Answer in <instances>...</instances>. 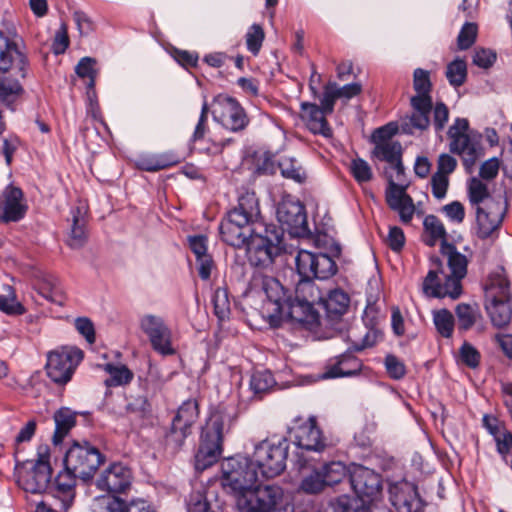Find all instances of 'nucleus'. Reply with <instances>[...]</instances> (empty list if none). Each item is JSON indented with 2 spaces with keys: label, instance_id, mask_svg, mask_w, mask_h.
<instances>
[{
  "label": "nucleus",
  "instance_id": "f257e3e1",
  "mask_svg": "<svg viewBox=\"0 0 512 512\" xmlns=\"http://www.w3.org/2000/svg\"><path fill=\"white\" fill-rule=\"evenodd\" d=\"M222 240L236 248L245 247L251 265L266 267L279 254L283 233L274 224H266L261 216L259 200L254 192L245 191L237 204L222 219Z\"/></svg>",
  "mask_w": 512,
  "mask_h": 512
},
{
  "label": "nucleus",
  "instance_id": "f03ea898",
  "mask_svg": "<svg viewBox=\"0 0 512 512\" xmlns=\"http://www.w3.org/2000/svg\"><path fill=\"white\" fill-rule=\"evenodd\" d=\"M424 242L435 246L441 241L440 252L446 266L439 257L430 258V269L422 284L423 293L428 297L458 299L462 295V280L467 275L468 259L446 240L443 223L434 215H427L423 222Z\"/></svg>",
  "mask_w": 512,
  "mask_h": 512
},
{
  "label": "nucleus",
  "instance_id": "7ed1b4c3",
  "mask_svg": "<svg viewBox=\"0 0 512 512\" xmlns=\"http://www.w3.org/2000/svg\"><path fill=\"white\" fill-rule=\"evenodd\" d=\"M27 67L26 56L0 31V105L12 108L24 93L19 79L26 77Z\"/></svg>",
  "mask_w": 512,
  "mask_h": 512
},
{
  "label": "nucleus",
  "instance_id": "20e7f679",
  "mask_svg": "<svg viewBox=\"0 0 512 512\" xmlns=\"http://www.w3.org/2000/svg\"><path fill=\"white\" fill-rule=\"evenodd\" d=\"M485 309L495 327L507 326L512 318V294L505 270L498 268L485 283Z\"/></svg>",
  "mask_w": 512,
  "mask_h": 512
},
{
  "label": "nucleus",
  "instance_id": "39448f33",
  "mask_svg": "<svg viewBox=\"0 0 512 512\" xmlns=\"http://www.w3.org/2000/svg\"><path fill=\"white\" fill-rule=\"evenodd\" d=\"M326 290L311 278L301 277L295 287L294 299L288 305L286 318L288 323L313 326L318 323L319 315L315 305H321Z\"/></svg>",
  "mask_w": 512,
  "mask_h": 512
},
{
  "label": "nucleus",
  "instance_id": "423d86ee",
  "mask_svg": "<svg viewBox=\"0 0 512 512\" xmlns=\"http://www.w3.org/2000/svg\"><path fill=\"white\" fill-rule=\"evenodd\" d=\"M48 446H39L37 458L20 462L16 459L15 478L24 491L40 494L48 490L52 478Z\"/></svg>",
  "mask_w": 512,
  "mask_h": 512
},
{
  "label": "nucleus",
  "instance_id": "0eeeda50",
  "mask_svg": "<svg viewBox=\"0 0 512 512\" xmlns=\"http://www.w3.org/2000/svg\"><path fill=\"white\" fill-rule=\"evenodd\" d=\"M224 415L213 412L202 429L200 443L195 454L194 466L199 472L214 465L222 456L224 439Z\"/></svg>",
  "mask_w": 512,
  "mask_h": 512
},
{
  "label": "nucleus",
  "instance_id": "6e6552de",
  "mask_svg": "<svg viewBox=\"0 0 512 512\" xmlns=\"http://www.w3.org/2000/svg\"><path fill=\"white\" fill-rule=\"evenodd\" d=\"M258 480V472L251 459L246 457H230L221 463L220 482L224 491L232 495L235 502L245 492H249Z\"/></svg>",
  "mask_w": 512,
  "mask_h": 512
},
{
  "label": "nucleus",
  "instance_id": "1a4fd4ad",
  "mask_svg": "<svg viewBox=\"0 0 512 512\" xmlns=\"http://www.w3.org/2000/svg\"><path fill=\"white\" fill-rule=\"evenodd\" d=\"M288 450L285 438L277 441L265 439L255 445L251 461L264 478H273L285 470Z\"/></svg>",
  "mask_w": 512,
  "mask_h": 512
},
{
  "label": "nucleus",
  "instance_id": "9d476101",
  "mask_svg": "<svg viewBox=\"0 0 512 512\" xmlns=\"http://www.w3.org/2000/svg\"><path fill=\"white\" fill-rule=\"evenodd\" d=\"M104 461V455L95 446L86 441L74 442L65 454L64 466L78 478L88 481Z\"/></svg>",
  "mask_w": 512,
  "mask_h": 512
},
{
  "label": "nucleus",
  "instance_id": "9b49d317",
  "mask_svg": "<svg viewBox=\"0 0 512 512\" xmlns=\"http://www.w3.org/2000/svg\"><path fill=\"white\" fill-rule=\"evenodd\" d=\"M84 358V352L76 346H62L47 354L45 371L48 378L58 385H66Z\"/></svg>",
  "mask_w": 512,
  "mask_h": 512
},
{
  "label": "nucleus",
  "instance_id": "f8f14e48",
  "mask_svg": "<svg viewBox=\"0 0 512 512\" xmlns=\"http://www.w3.org/2000/svg\"><path fill=\"white\" fill-rule=\"evenodd\" d=\"M254 287H260L266 295V310L269 312L271 323L275 326L282 322H287L286 312L288 305L291 303V296L286 295V291L282 284L274 277L258 274L252 280Z\"/></svg>",
  "mask_w": 512,
  "mask_h": 512
},
{
  "label": "nucleus",
  "instance_id": "ddd939ff",
  "mask_svg": "<svg viewBox=\"0 0 512 512\" xmlns=\"http://www.w3.org/2000/svg\"><path fill=\"white\" fill-rule=\"evenodd\" d=\"M390 167L395 170V179L399 183L395 182L392 175L388 176L389 185L386 190V202L392 210L398 212L400 220L407 224L413 218L415 206L411 196L406 193L408 185L403 184L404 166L402 158L391 164Z\"/></svg>",
  "mask_w": 512,
  "mask_h": 512
},
{
  "label": "nucleus",
  "instance_id": "4468645a",
  "mask_svg": "<svg viewBox=\"0 0 512 512\" xmlns=\"http://www.w3.org/2000/svg\"><path fill=\"white\" fill-rule=\"evenodd\" d=\"M469 122L465 118H457L448 130L451 139L450 150L459 154L466 167L475 164L481 155L482 147L478 138L468 133Z\"/></svg>",
  "mask_w": 512,
  "mask_h": 512
},
{
  "label": "nucleus",
  "instance_id": "2eb2a0df",
  "mask_svg": "<svg viewBox=\"0 0 512 512\" xmlns=\"http://www.w3.org/2000/svg\"><path fill=\"white\" fill-rule=\"evenodd\" d=\"M282 496L283 491L279 486L255 484L238 499L236 507L240 512H280L277 505Z\"/></svg>",
  "mask_w": 512,
  "mask_h": 512
},
{
  "label": "nucleus",
  "instance_id": "dca6fc26",
  "mask_svg": "<svg viewBox=\"0 0 512 512\" xmlns=\"http://www.w3.org/2000/svg\"><path fill=\"white\" fill-rule=\"evenodd\" d=\"M198 415L199 410L196 400H187L178 408L172 420L171 429L166 436L168 447H171L173 451L181 449Z\"/></svg>",
  "mask_w": 512,
  "mask_h": 512
},
{
  "label": "nucleus",
  "instance_id": "f3484780",
  "mask_svg": "<svg viewBox=\"0 0 512 512\" xmlns=\"http://www.w3.org/2000/svg\"><path fill=\"white\" fill-rule=\"evenodd\" d=\"M295 262L300 277L325 280L337 272L335 261L324 253L300 250L295 258Z\"/></svg>",
  "mask_w": 512,
  "mask_h": 512
},
{
  "label": "nucleus",
  "instance_id": "a211bd4d",
  "mask_svg": "<svg viewBox=\"0 0 512 512\" xmlns=\"http://www.w3.org/2000/svg\"><path fill=\"white\" fill-rule=\"evenodd\" d=\"M212 114L215 121L232 132L242 131L249 123V119L239 102L225 95H218L214 99Z\"/></svg>",
  "mask_w": 512,
  "mask_h": 512
},
{
  "label": "nucleus",
  "instance_id": "6ab92c4d",
  "mask_svg": "<svg viewBox=\"0 0 512 512\" xmlns=\"http://www.w3.org/2000/svg\"><path fill=\"white\" fill-rule=\"evenodd\" d=\"M132 480L131 469L121 462H114L100 472L95 485L100 491L115 495L126 493Z\"/></svg>",
  "mask_w": 512,
  "mask_h": 512
},
{
  "label": "nucleus",
  "instance_id": "aec40b11",
  "mask_svg": "<svg viewBox=\"0 0 512 512\" xmlns=\"http://www.w3.org/2000/svg\"><path fill=\"white\" fill-rule=\"evenodd\" d=\"M277 219L291 235L303 236L308 231L307 215L304 205L291 198L283 199L277 207Z\"/></svg>",
  "mask_w": 512,
  "mask_h": 512
},
{
  "label": "nucleus",
  "instance_id": "412c9836",
  "mask_svg": "<svg viewBox=\"0 0 512 512\" xmlns=\"http://www.w3.org/2000/svg\"><path fill=\"white\" fill-rule=\"evenodd\" d=\"M290 433L294 438V443L303 451L321 453L329 445L313 416L291 428Z\"/></svg>",
  "mask_w": 512,
  "mask_h": 512
},
{
  "label": "nucleus",
  "instance_id": "4be33fe9",
  "mask_svg": "<svg viewBox=\"0 0 512 512\" xmlns=\"http://www.w3.org/2000/svg\"><path fill=\"white\" fill-rule=\"evenodd\" d=\"M475 209L477 235L482 239L488 238L500 228L506 212V203L501 199L488 200Z\"/></svg>",
  "mask_w": 512,
  "mask_h": 512
},
{
  "label": "nucleus",
  "instance_id": "5701e85b",
  "mask_svg": "<svg viewBox=\"0 0 512 512\" xmlns=\"http://www.w3.org/2000/svg\"><path fill=\"white\" fill-rule=\"evenodd\" d=\"M349 480L352 489L359 498L373 500L381 492V476L374 470L362 465H353L349 469Z\"/></svg>",
  "mask_w": 512,
  "mask_h": 512
},
{
  "label": "nucleus",
  "instance_id": "b1692460",
  "mask_svg": "<svg viewBox=\"0 0 512 512\" xmlns=\"http://www.w3.org/2000/svg\"><path fill=\"white\" fill-rule=\"evenodd\" d=\"M390 501L398 512H423L424 504L417 487L408 481L393 483L389 487Z\"/></svg>",
  "mask_w": 512,
  "mask_h": 512
},
{
  "label": "nucleus",
  "instance_id": "393cba45",
  "mask_svg": "<svg viewBox=\"0 0 512 512\" xmlns=\"http://www.w3.org/2000/svg\"><path fill=\"white\" fill-rule=\"evenodd\" d=\"M0 220L3 222H17L27 211L22 190L16 186L8 185L2 192L0 200Z\"/></svg>",
  "mask_w": 512,
  "mask_h": 512
},
{
  "label": "nucleus",
  "instance_id": "a878e982",
  "mask_svg": "<svg viewBox=\"0 0 512 512\" xmlns=\"http://www.w3.org/2000/svg\"><path fill=\"white\" fill-rule=\"evenodd\" d=\"M300 107V118L311 133L324 138H332L333 130L326 119L329 114L315 103L302 102Z\"/></svg>",
  "mask_w": 512,
  "mask_h": 512
},
{
  "label": "nucleus",
  "instance_id": "bb28decb",
  "mask_svg": "<svg viewBox=\"0 0 512 512\" xmlns=\"http://www.w3.org/2000/svg\"><path fill=\"white\" fill-rule=\"evenodd\" d=\"M189 247L196 258L197 270L202 280H208L215 266L212 256L207 252L208 239L204 235L188 237Z\"/></svg>",
  "mask_w": 512,
  "mask_h": 512
},
{
  "label": "nucleus",
  "instance_id": "cd10ccee",
  "mask_svg": "<svg viewBox=\"0 0 512 512\" xmlns=\"http://www.w3.org/2000/svg\"><path fill=\"white\" fill-rule=\"evenodd\" d=\"M76 478L78 476L65 469L57 475L54 484H50L48 488L50 493L61 501L64 509H68L74 499Z\"/></svg>",
  "mask_w": 512,
  "mask_h": 512
},
{
  "label": "nucleus",
  "instance_id": "c85d7f7f",
  "mask_svg": "<svg viewBox=\"0 0 512 512\" xmlns=\"http://www.w3.org/2000/svg\"><path fill=\"white\" fill-rule=\"evenodd\" d=\"M180 163V158L172 152H164L159 154L141 155L135 161L138 169L148 172H156L167 169Z\"/></svg>",
  "mask_w": 512,
  "mask_h": 512
},
{
  "label": "nucleus",
  "instance_id": "c756f323",
  "mask_svg": "<svg viewBox=\"0 0 512 512\" xmlns=\"http://www.w3.org/2000/svg\"><path fill=\"white\" fill-rule=\"evenodd\" d=\"M361 370L360 360L352 354L341 355L337 362L327 367L322 375L324 379L347 377L357 374Z\"/></svg>",
  "mask_w": 512,
  "mask_h": 512
},
{
  "label": "nucleus",
  "instance_id": "7c9ffc66",
  "mask_svg": "<svg viewBox=\"0 0 512 512\" xmlns=\"http://www.w3.org/2000/svg\"><path fill=\"white\" fill-rule=\"evenodd\" d=\"M77 412L68 407L59 408L53 415L55 422V432L53 443L59 444L68 435L70 430L76 425Z\"/></svg>",
  "mask_w": 512,
  "mask_h": 512
},
{
  "label": "nucleus",
  "instance_id": "2f4dec72",
  "mask_svg": "<svg viewBox=\"0 0 512 512\" xmlns=\"http://www.w3.org/2000/svg\"><path fill=\"white\" fill-rule=\"evenodd\" d=\"M349 296L342 290L330 291L329 294L324 295L322 306L327 315L331 318H336L343 315L349 306Z\"/></svg>",
  "mask_w": 512,
  "mask_h": 512
},
{
  "label": "nucleus",
  "instance_id": "473e14b6",
  "mask_svg": "<svg viewBox=\"0 0 512 512\" xmlns=\"http://www.w3.org/2000/svg\"><path fill=\"white\" fill-rule=\"evenodd\" d=\"M73 223L67 244L73 249H79L87 241L86 220L79 207L72 210Z\"/></svg>",
  "mask_w": 512,
  "mask_h": 512
},
{
  "label": "nucleus",
  "instance_id": "72a5a7b5",
  "mask_svg": "<svg viewBox=\"0 0 512 512\" xmlns=\"http://www.w3.org/2000/svg\"><path fill=\"white\" fill-rule=\"evenodd\" d=\"M455 314L458 321V329L463 331L471 329L482 318L477 305L466 303L458 304L455 308Z\"/></svg>",
  "mask_w": 512,
  "mask_h": 512
},
{
  "label": "nucleus",
  "instance_id": "f704fd0d",
  "mask_svg": "<svg viewBox=\"0 0 512 512\" xmlns=\"http://www.w3.org/2000/svg\"><path fill=\"white\" fill-rule=\"evenodd\" d=\"M372 151L374 157L380 161H385L389 165L402 158V146L398 141H380L374 143Z\"/></svg>",
  "mask_w": 512,
  "mask_h": 512
},
{
  "label": "nucleus",
  "instance_id": "c9c22d12",
  "mask_svg": "<svg viewBox=\"0 0 512 512\" xmlns=\"http://www.w3.org/2000/svg\"><path fill=\"white\" fill-rule=\"evenodd\" d=\"M104 370L109 374V378L105 380V385L107 387L127 385L134 377L133 372L125 365H114L108 363L104 366Z\"/></svg>",
  "mask_w": 512,
  "mask_h": 512
},
{
  "label": "nucleus",
  "instance_id": "e433bc0d",
  "mask_svg": "<svg viewBox=\"0 0 512 512\" xmlns=\"http://www.w3.org/2000/svg\"><path fill=\"white\" fill-rule=\"evenodd\" d=\"M319 471L323 480H325V484L328 486L340 483L347 475H349V470L346 465L340 461L326 463Z\"/></svg>",
  "mask_w": 512,
  "mask_h": 512
},
{
  "label": "nucleus",
  "instance_id": "4c0bfd02",
  "mask_svg": "<svg viewBox=\"0 0 512 512\" xmlns=\"http://www.w3.org/2000/svg\"><path fill=\"white\" fill-rule=\"evenodd\" d=\"M279 168L283 177L297 183H303L307 178L306 171L295 158L282 157L279 161Z\"/></svg>",
  "mask_w": 512,
  "mask_h": 512
},
{
  "label": "nucleus",
  "instance_id": "58836bf2",
  "mask_svg": "<svg viewBox=\"0 0 512 512\" xmlns=\"http://www.w3.org/2000/svg\"><path fill=\"white\" fill-rule=\"evenodd\" d=\"M468 196L471 204L476 208L488 200H495L489 194L488 187L479 178L473 177L468 184Z\"/></svg>",
  "mask_w": 512,
  "mask_h": 512
},
{
  "label": "nucleus",
  "instance_id": "ea45409f",
  "mask_svg": "<svg viewBox=\"0 0 512 512\" xmlns=\"http://www.w3.org/2000/svg\"><path fill=\"white\" fill-rule=\"evenodd\" d=\"M445 76L453 87L462 86L467 78V65L463 59L456 58L446 67Z\"/></svg>",
  "mask_w": 512,
  "mask_h": 512
},
{
  "label": "nucleus",
  "instance_id": "a19ab883",
  "mask_svg": "<svg viewBox=\"0 0 512 512\" xmlns=\"http://www.w3.org/2000/svg\"><path fill=\"white\" fill-rule=\"evenodd\" d=\"M433 322L438 333L445 338H450L454 331V316L447 309H441L433 313Z\"/></svg>",
  "mask_w": 512,
  "mask_h": 512
},
{
  "label": "nucleus",
  "instance_id": "79ce46f5",
  "mask_svg": "<svg viewBox=\"0 0 512 512\" xmlns=\"http://www.w3.org/2000/svg\"><path fill=\"white\" fill-rule=\"evenodd\" d=\"M141 331L148 337H153L164 330L169 329L164 319L154 314H145L139 320Z\"/></svg>",
  "mask_w": 512,
  "mask_h": 512
},
{
  "label": "nucleus",
  "instance_id": "37998d69",
  "mask_svg": "<svg viewBox=\"0 0 512 512\" xmlns=\"http://www.w3.org/2000/svg\"><path fill=\"white\" fill-rule=\"evenodd\" d=\"M276 381L269 371H258L252 374L250 387L254 394L261 396L274 387Z\"/></svg>",
  "mask_w": 512,
  "mask_h": 512
},
{
  "label": "nucleus",
  "instance_id": "c03bdc74",
  "mask_svg": "<svg viewBox=\"0 0 512 512\" xmlns=\"http://www.w3.org/2000/svg\"><path fill=\"white\" fill-rule=\"evenodd\" d=\"M150 344L157 353L168 356L176 353L172 346V333L170 328L149 338Z\"/></svg>",
  "mask_w": 512,
  "mask_h": 512
},
{
  "label": "nucleus",
  "instance_id": "a18cd8bd",
  "mask_svg": "<svg viewBox=\"0 0 512 512\" xmlns=\"http://www.w3.org/2000/svg\"><path fill=\"white\" fill-rule=\"evenodd\" d=\"M7 292V294H0V310L11 316L24 314L26 309L17 301L15 292L11 286H7Z\"/></svg>",
  "mask_w": 512,
  "mask_h": 512
},
{
  "label": "nucleus",
  "instance_id": "49530a36",
  "mask_svg": "<svg viewBox=\"0 0 512 512\" xmlns=\"http://www.w3.org/2000/svg\"><path fill=\"white\" fill-rule=\"evenodd\" d=\"M92 512H131V504L127 506L126 502L118 497L101 499L94 504Z\"/></svg>",
  "mask_w": 512,
  "mask_h": 512
},
{
  "label": "nucleus",
  "instance_id": "de8ad7c7",
  "mask_svg": "<svg viewBox=\"0 0 512 512\" xmlns=\"http://www.w3.org/2000/svg\"><path fill=\"white\" fill-rule=\"evenodd\" d=\"M478 27L475 23L466 22L457 37V46L460 50L469 49L476 41Z\"/></svg>",
  "mask_w": 512,
  "mask_h": 512
},
{
  "label": "nucleus",
  "instance_id": "09e8293b",
  "mask_svg": "<svg viewBox=\"0 0 512 512\" xmlns=\"http://www.w3.org/2000/svg\"><path fill=\"white\" fill-rule=\"evenodd\" d=\"M214 311L220 320H225L230 314V302L225 289L218 288L213 296Z\"/></svg>",
  "mask_w": 512,
  "mask_h": 512
},
{
  "label": "nucleus",
  "instance_id": "8fccbe9b",
  "mask_svg": "<svg viewBox=\"0 0 512 512\" xmlns=\"http://www.w3.org/2000/svg\"><path fill=\"white\" fill-rule=\"evenodd\" d=\"M325 486V480L320 471L315 470L302 480L300 489L307 494H316L321 492Z\"/></svg>",
  "mask_w": 512,
  "mask_h": 512
},
{
  "label": "nucleus",
  "instance_id": "3c124183",
  "mask_svg": "<svg viewBox=\"0 0 512 512\" xmlns=\"http://www.w3.org/2000/svg\"><path fill=\"white\" fill-rule=\"evenodd\" d=\"M357 328H353L349 332V339L352 342V347L356 351L363 350L367 347H371L376 343L377 339V332L374 330H367V328H364L365 334L362 338L358 337L356 335Z\"/></svg>",
  "mask_w": 512,
  "mask_h": 512
},
{
  "label": "nucleus",
  "instance_id": "603ef678",
  "mask_svg": "<svg viewBox=\"0 0 512 512\" xmlns=\"http://www.w3.org/2000/svg\"><path fill=\"white\" fill-rule=\"evenodd\" d=\"M264 40V31L260 25L254 24L250 27L246 34L247 49L253 54L257 55L261 49Z\"/></svg>",
  "mask_w": 512,
  "mask_h": 512
},
{
  "label": "nucleus",
  "instance_id": "864d4df0",
  "mask_svg": "<svg viewBox=\"0 0 512 512\" xmlns=\"http://www.w3.org/2000/svg\"><path fill=\"white\" fill-rule=\"evenodd\" d=\"M95 60L90 57L82 58L75 68L76 74L80 78H88V87L93 88L95 85L96 71L94 69Z\"/></svg>",
  "mask_w": 512,
  "mask_h": 512
},
{
  "label": "nucleus",
  "instance_id": "5fc2aeb1",
  "mask_svg": "<svg viewBox=\"0 0 512 512\" xmlns=\"http://www.w3.org/2000/svg\"><path fill=\"white\" fill-rule=\"evenodd\" d=\"M351 173L359 183L368 182L372 179L373 173L370 165L363 159H354L350 165Z\"/></svg>",
  "mask_w": 512,
  "mask_h": 512
},
{
  "label": "nucleus",
  "instance_id": "6e6d98bb",
  "mask_svg": "<svg viewBox=\"0 0 512 512\" xmlns=\"http://www.w3.org/2000/svg\"><path fill=\"white\" fill-rule=\"evenodd\" d=\"M413 87L417 94H430L432 88L430 73L421 68L415 69L413 73Z\"/></svg>",
  "mask_w": 512,
  "mask_h": 512
},
{
  "label": "nucleus",
  "instance_id": "4d7b16f0",
  "mask_svg": "<svg viewBox=\"0 0 512 512\" xmlns=\"http://www.w3.org/2000/svg\"><path fill=\"white\" fill-rule=\"evenodd\" d=\"M338 99L337 93L335 91V82H329L325 85L322 97L320 99V109H322L327 114H332L334 111V105L336 100Z\"/></svg>",
  "mask_w": 512,
  "mask_h": 512
},
{
  "label": "nucleus",
  "instance_id": "13d9d810",
  "mask_svg": "<svg viewBox=\"0 0 512 512\" xmlns=\"http://www.w3.org/2000/svg\"><path fill=\"white\" fill-rule=\"evenodd\" d=\"M332 512H357L358 501L348 495H340L330 502Z\"/></svg>",
  "mask_w": 512,
  "mask_h": 512
},
{
  "label": "nucleus",
  "instance_id": "bf43d9fd",
  "mask_svg": "<svg viewBox=\"0 0 512 512\" xmlns=\"http://www.w3.org/2000/svg\"><path fill=\"white\" fill-rule=\"evenodd\" d=\"M150 403L146 396L132 397L126 405V411L138 417H144L150 412Z\"/></svg>",
  "mask_w": 512,
  "mask_h": 512
},
{
  "label": "nucleus",
  "instance_id": "052dcab7",
  "mask_svg": "<svg viewBox=\"0 0 512 512\" xmlns=\"http://www.w3.org/2000/svg\"><path fill=\"white\" fill-rule=\"evenodd\" d=\"M494 441L498 454L502 459H507L512 454V432L506 429L495 437Z\"/></svg>",
  "mask_w": 512,
  "mask_h": 512
},
{
  "label": "nucleus",
  "instance_id": "680f3d73",
  "mask_svg": "<svg viewBox=\"0 0 512 512\" xmlns=\"http://www.w3.org/2000/svg\"><path fill=\"white\" fill-rule=\"evenodd\" d=\"M385 367L388 375L395 380L402 379L406 374L404 363L394 355H387L385 358Z\"/></svg>",
  "mask_w": 512,
  "mask_h": 512
},
{
  "label": "nucleus",
  "instance_id": "e2e57ef3",
  "mask_svg": "<svg viewBox=\"0 0 512 512\" xmlns=\"http://www.w3.org/2000/svg\"><path fill=\"white\" fill-rule=\"evenodd\" d=\"M208 112H209L208 104H207V102H204L202 105V108H201V114H200L198 123H197V125L194 129V132L192 134V137H191V141L193 143H197V142L203 140L204 136L206 135V133L208 131V124H207Z\"/></svg>",
  "mask_w": 512,
  "mask_h": 512
},
{
  "label": "nucleus",
  "instance_id": "0e129e2a",
  "mask_svg": "<svg viewBox=\"0 0 512 512\" xmlns=\"http://www.w3.org/2000/svg\"><path fill=\"white\" fill-rule=\"evenodd\" d=\"M460 357L462 362L470 367L476 368L480 363V353L470 343L464 342L460 348Z\"/></svg>",
  "mask_w": 512,
  "mask_h": 512
},
{
  "label": "nucleus",
  "instance_id": "69168bd1",
  "mask_svg": "<svg viewBox=\"0 0 512 512\" xmlns=\"http://www.w3.org/2000/svg\"><path fill=\"white\" fill-rule=\"evenodd\" d=\"M69 46V37L67 31V25L62 23L60 28L56 31L53 43L52 51L55 55L63 54Z\"/></svg>",
  "mask_w": 512,
  "mask_h": 512
},
{
  "label": "nucleus",
  "instance_id": "338daca9",
  "mask_svg": "<svg viewBox=\"0 0 512 512\" xmlns=\"http://www.w3.org/2000/svg\"><path fill=\"white\" fill-rule=\"evenodd\" d=\"M449 185L448 176L444 173H435L431 178L432 194L437 199L445 197Z\"/></svg>",
  "mask_w": 512,
  "mask_h": 512
},
{
  "label": "nucleus",
  "instance_id": "774afa93",
  "mask_svg": "<svg viewBox=\"0 0 512 512\" xmlns=\"http://www.w3.org/2000/svg\"><path fill=\"white\" fill-rule=\"evenodd\" d=\"M76 330L85 337L89 344L95 342V329L92 321L86 317H80L75 320Z\"/></svg>",
  "mask_w": 512,
  "mask_h": 512
}]
</instances>
